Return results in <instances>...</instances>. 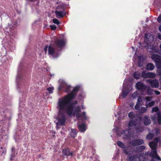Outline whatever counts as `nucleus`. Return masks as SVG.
Wrapping results in <instances>:
<instances>
[{"instance_id":"59","label":"nucleus","mask_w":161,"mask_h":161,"mask_svg":"<svg viewBox=\"0 0 161 161\" xmlns=\"http://www.w3.org/2000/svg\"><path fill=\"white\" fill-rule=\"evenodd\" d=\"M115 116H116V117H117V115H116V114H115Z\"/></svg>"},{"instance_id":"6","label":"nucleus","mask_w":161,"mask_h":161,"mask_svg":"<svg viewBox=\"0 0 161 161\" xmlns=\"http://www.w3.org/2000/svg\"><path fill=\"white\" fill-rule=\"evenodd\" d=\"M142 76L144 78H153L155 77L156 75L153 73L144 71L142 72Z\"/></svg>"},{"instance_id":"48","label":"nucleus","mask_w":161,"mask_h":161,"mask_svg":"<svg viewBox=\"0 0 161 161\" xmlns=\"http://www.w3.org/2000/svg\"><path fill=\"white\" fill-rule=\"evenodd\" d=\"M158 37L160 40H161V34L159 33L158 34Z\"/></svg>"},{"instance_id":"32","label":"nucleus","mask_w":161,"mask_h":161,"mask_svg":"<svg viewBox=\"0 0 161 161\" xmlns=\"http://www.w3.org/2000/svg\"><path fill=\"white\" fill-rule=\"evenodd\" d=\"M128 116L130 119H133L135 118V115L134 113L133 112H130L128 114Z\"/></svg>"},{"instance_id":"35","label":"nucleus","mask_w":161,"mask_h":161,"mask_svg":"<svg viewBox=\"0 0 161 161\" xmlns=\"http://www.w3.org/2000/svg\"><path fill=\"white\" fill-rule=\"evenodd\" d=\"M138 93L137 92H134L132 95V97L133 99H135L138 97Z\"/></svg>"},{"instance_id":"38","label":"nucleus","mask_w":161,"mask_h":161,"mask_svg":"<svg viewBox=\"0 0 161 161\" xmlns=\"http://www.w3.org/2000/svg\"><path fill=\"white\" fill-rule=\"evenodd\" d=\"M50 27L51 28V29L52 30H55L56 28V25H50Z\"/></svg>"},{"instance_id":"18","label":"nucleus","mask_w":161,"mask_h":161,"mask_svg":"<svg viewBox=\"0 0 161 161\" xmlns=\"http://www.w3.org/2000/svg\"><path fill=\"white\" fill-rule=\"evenodd\" d=\"M150 85L153 88H158L159 85L158 80L156 79L153 80Z\"/></svg>"},{"instance_id":"49","label":"nucleus","mask_w":161,"mask_h":161,"mask_svg":"<svg viewBox=\"0 0 161 161\" xmlns=\"http://www.w3.org/2000/svg\"><path fill=\"white\" fill-rule=\"evenodd\" d=\"M134 104L133 103H131L130 104V106L131 107L133 108Z\"/></svg>"},{"instance_id":"22","label":"nucleus","mask_w":161,"mask_h":161,"mask_svg":"<svg viewBox=\"0 0 161 161\" xmlns=\"http://www.w3.org/2000/svg\"><path fill=\"white\" fill-rule=\"evenodd\" d=\"M157 67L160 69H159L158 70L157 73L158 75L161 76V60H160V61L158 62L156 64Z\"/></svg>"},{"instance_id":"25","label":"nucleus","mask_w":161,"mask_h":161,"mask_svg":"<svg viewBox=\"0 0 161 161\" xmlns=\"http://www.w3.org/2000/svg\"><path fill=\"white\" fill-rule=\"evenodd\" d=\"M152 113L153 114L152 115L153 116H155V114L158 113H160L158 111V107H155L153 108L152 110Z\"/></svg>"},{"instance_id":"60","label":"nucleus","mask_w":161,"mask_h":161,"mask_svg":"<svg viewBox=\"0 0 161 161\" xmlns=\"http://www.w3.org/2000/svg\"><path fill=\"white\" fill-rule=\"evenodd\" d=\"M3 148V147H1V149H2Z\"/></svg>"},{"instance_id":"17","label":"nucleus","mask_w":161,"mask_h":161,"mask_svg":"<svg viewBox=\"0 0 161 161\" xmlns=\"http://www.w3.org/2000/svg\"><path fill=\"white\" fill-rule=\"evenodd\" d=\"M63 155L66 156H72L73 155L72 152H70L68 148H66L63 150Z\"/></svg>"},{"instance_id":"36","label":"nucleus","mask_w":161,"mask_h":161,"mask_svg":"<svg viewBox=\"0 0 161 161\" xmlns=\"http://www.w3.org/2000/svg\"><path fill=\"white\" fill-rule=\"evenodd\" d=\"M53 22L54 23L58 25L60 24L59 21L56 19H54L53 20Z\"/></svg>"},{"instance_id":"39","label":"nucleus","mask_w":161,"mask_h":161,"mask_svg":"<svg viewBox=\"0 0 161 161\" xmlns=\"http://www.w3.org/2000/svg\"><path fill=\"white\" fill-rule=\"evenodd\" d=\"M157 20L158 22H161V15L159 16L157 18Z\"/></svg>"},{"instance_id":"40","label":"nucleus","mask_w":161,"mask_h":161,"mask_svg":"<svg viewBox=\"0 0 161 161\" xmlns=\"http://www.w3.org/2000/svg\"><path fill=\"white\" fill-rule=\"evenodd\" d=\"M148 48H150V49H152V50H153L155 48V47H154V46L153 45V46H149L148 45Z\"/></svg>"},{"instance_id":"51","label":"nucleus","mask_w":161,"mask_h":161,"mask_svg":"<svg viewBox=\"0 0 161 161\" xmlns=\"http://www.w3.org/2000/svg\"><path fill=\"white\" fill-rule=\"evenodd\" d=\"M20 77V75H18L17 77V79H19Z\"/></svg>"},{"instance_id":"44","label":"nucleus","mask_w":161,"mask_h":161,"mask_svg":"<svg viewBox=\"0 0 161 161\" xmlns=\"http://www.w3.org/2000/svg\"><path fill=\"white\" fill-rule=\"evenodd\" d=\"M6 153V150H5L4 151H3L1 154L2 155H5Z\"/></svg>"},{"instance_id":"56","label":"nucleus","mask_w":161,"mask_h":161,"mask_svg":"<svg viewBox=\"0 0 161 161\" xmlns=\"http://www.w3.org/2000/svg\"><path fill=\"white\" fill-rule=\"evenodd\" d=\"M142 95H144L145 94L144 93H143V92H142Z\"/></svg>"},{"instance_id":"12","label":"nucleus","mask_w":161,"mask_h":161,"mask_svg":"<svg viewBox=\"0 0 161 161\" xmlns=\"http://www.w3.org/2000/svg\"><path fill=\"white\" fill-rule=\"evenodd\" d=\"M157 118V121L158 124L161 125V114L160 113H158L155 114V116H151V119L153 120H156Z\"/></svg>"},{"instance_id":"11","label":"nucleus","mask_w":161,"mask_h":161,"mask_svg":"<svg viewBox=\"0 0 161 161\" xmlns=\"http://www.w3.org/2000/svg\"><path fill=\"white\" fill-rule=\"evenodd\" d=\"M136 86L137 89L140 90L142 92H144L146 90L147 86L141 82H139L137 83Z\"/></svg>"},{"instance_id":"2","label":"nucleus","mask_w":161,"mask_h":161,"mask_svg":"<svg viewBox=\"0 0 161 161\" xmlns=\"http://www.w3.org/2000/svg\"><path fill=\"white\" fill-rule=\"evenodd\" d=\"M158 142L159 144L161 142L159 138L155 137L153 141L149 143V146L151 149V152L148 154L152 158L151 161H161V159L158 156L156 150ZM139 156L137 155H132L129 157L128 160L129 161H147V159L145 158L143 159V156H140L139 157Z\"/></svg>"},{"instance_id":"46","label":"nucleus","mask_w":161,"mask_h":161,"mask_svg":"<svg viewBox=\"0 0 161 161\" xmlns=\"http://www.w3.org/2000/svg\"><path fill=\"white\" fill-rule=\"evenodd\" d=\"M61 8H62V7L61 6H58L57 7V9L58 10L59 9H60ZM63 10V9H61V10Z\"/></svg>"},{"instance_id":"28","label":"nucleus","mask_w":161,"mask_h":161,"mask_svg":"<svg viewBox=\"0 0 161 161\" xmlns=\"http://www.w3.org/2000/svg\"><path fill=\"white\" fill-rule=\"evenodd\" d=\"M15 148L14 147H12V153L11 154V157L10 158V159L11 160H14V158L15 157Z\"/></svg>"},{"instance_id":"43","label":"nucleus","mask_w":161,"mask_h":161,"mask_svg":"<svg viewBox=\"0 0 161 161\" xmlns=\"http://www.w3.org/2000/svg\"><path fill=\"white\" fill-rule=\"evenodd\" d=\"M47 48H48V47L47 46H46L44 48V51H45V52L46 53H46H47Z\"/></svg>"},{"instance_id":"55","label":"nucleus","mask_w":161,"mask_h":161,"mask_svg":"<svg viewBox=\"0 0 161 161\" xmlns=\"http://www.w3.org/2000/svg\"><path fill=\"white\" fill-rule=\"evenodd\" d=\"M160 49H161V44L160 45Z\"/></svg>"},{"instance_id":"50","label":"nucleus","mask_w":161,"mask_h":161,"mask_svg":"<svg viewBox=\"0 0 161 161\" xmlns=\"http://www.w3.org/2000/svg\"><path fill=\"white\" fill-rule=\"evenodd\" d=\"M159 29L160 31L161 32V25L159 27Z\"/></svg>"},{"instance_id":"26","label":"nucleus","mask_w":161,"mask_h":161,"mask_svg":"<svg viewBox=\"0 0 161 161\" xmlns=\"http://www.w3.org/2000/svg\"><path fill=\"white\" fill-rule=\"evenodd\" d=\"M123 87H124V86ZM129 92V91L127 90L126 89L123 87L122 92V96L123 98L125 97L128 94Z\"/></svg>"},{"instance_id":"23","label":"nucleus","mask_w":161,"mask_h":161,"mask_svg":"<svg viewBox=\"0 0 161 161\" xmlns=\"http://www.w3.org/2000/svg\"><path fill=\"white\" fill-rule=\"evenodd\" d=\"M78 128L81 132H83L86 130V125L83 124L80 125L78 124Z\"/></svg>"},{"instance_id":"34","label":"nucleus","mask_w":161,"mask_h":161,"mask_svg":"<svg viewBox=\"0 0 161 161\" xmlns=\"http://www.w3.org/2000/svg\"><path fill=\"white\" fill-rule=\"evenodd\" d=\"M54 88L53 87H49L47 88V90L48 91L49 93H52L53 92V90Z\"/></svg>"},{"instance_id":"57","label":"nucleus","mask_w":161,"mask_h":161,"mask_svg":"<svg viewBox=\"0 0 161 161\" xmlns=\"http://www.w3.org/2000/svg\"><path fill=\"white\" fill-rule=\"evenodd\" d=\"M146 156H147V155H146V154H145V155H144V157H146Z\"/></svg>"},{"instance_id":"1","label":"nucleus","mask_w":161,"mask_h":161,"mask_svg":"<svg viewBox=\"0 0 161 161\" xmlns=\"http://www.w3.org/2000/svg\"><path fill=\"white\" fill-rule=\"evenodd\" d=\"M79 89V86H76L70 93L58 99L57 106V108L58 110V121L56 123V127L57 129L59 128L58 126L64 125L66 113L69 116L71 115L73 113L74 114H76L78 120L87 119L85 112H83L82 114L79 113L80 111V106L74 107L75 105L77 104V102L75 101L74 102L71 103V100L75 96Z\"/></svg>"},{"instance_id":"58","label":"nucleus","mask_w":161,"mask_h":161,"mask_svg":"<svg viewBox=\"0 0 161 161\" xmlns=\"http://www.w3.org/2000/svg\"><path fill=\"white\" fill-rule=\"evenodd\" d=\"M118 114H119V113H118ZM119 114V117H118V118H119V114Z\"/></svg>"},{"instance_id":"37","label":"nucleus","mask_w":161,"mask_h":161,"mask_svg":"<svg viewBox=\"0 0 161 161\" xmlns=\"http://www.w3.org/2000/svg\"><path fill=\"white\" fill-rule=\"evenodd\" d=\"M144 59V56L142 55L138 57L139 62H142Z\"/></svg>"},{"instance_id":"10","label":"nucleus","mask_w":161,"mask_h":161,"mask_svg":"<svg viewBox=\"0 0 161 161\" xmlns=\"http://www.w3.org/2000/svg\"><path fill=\"white\" fill-rule=\"evenodd\" d=\"M144 143V141L142 139H136L131 141L130 144L132 146H135L142 145Z\"/></svg>"},{"instance_id":"41","label":"nucleus","mask_w":161,"mask_h":161,"mask_svg":"<svg viewBox=\"0 0 161 161\" xmlns=\"http://www.w3.org/2000/svg\"><path fill=\"white\" fill-rule=\"evenodd\" d=\"M153 91L154 92L155 94L157 95H158L160 94V92L158 91L154 90Z\"/></svg>"},{"instance_id":"5","label":"nucleus","mask_w":161,"mask_h":161,"mask_svg":"<svg viewBox=\"0 0 161 161\" xmlns=\"http://www.w3.org/2000/svg\"><path fill=\"white\" fill-rule=\"evenodd\" d=\"M142 105H139L138 104H136L135 106V109L138 113L139 114H143L146 113L147 110V107H141Z\"/></svg>"},{"instance_id":"42","label":"nucleus","mask_w":161,"mask_h":161,"mask_svg":"<svg viewBox=\"0 0 161 161\" xmlns=\"http://www.w3.org/2000/svg\"><path fill=\"white\" fill-rule=\"evenodd\" d=\"M152 80H150V79H149V80H146V81L147 82H148V83H150V85L151 84V82L152 81Z\"/></svg>"},{"instance_id":"14","label":"nucleus","mask_w":161,"mask_h":161,"mask_svg":"<svg viewBox=\"0 0 161 161\" xmlns=\"http://www.w3.org/2000/svg\"><path fill=\"white\" fill-rule=\"evenodd\" d=\"M142 121L144 125L146 126L149 125L151 123V120L149 116L147 115H145Z\"/></svg>"},{"instance_id":"8","label":"nucleus","mask_w":161,"mask_h":161,"mask_svg":"<svg viewBox=\"0 0 161 161\" xmlns=\"http://www.w3.org/2000/svg\"><path fill=\"white\" fill-rule=\"evenodd\" d=\"M152 98V97H147L145 98L146 101V106L147 108L153 106L155 103L154 101H151Z\"/></svg>"},{"instance_id":"29","label":"nucleus","mask_w":161,"mask_h":161,"mask_svg":"<svg viewBox=\"0 0 161 161\" xmlns=\"http://www.w3.org/2000/svg\"><path fill=\"white\" fill-rule=\"evenodd\" d=\"M152 132H155L156 135H158L160 133V130L158 128H155L152 130Z\"/></svg>"},{"instance_id":"27","label":"nucleus","mask_w":161,"mask_h":161,"mask_svg":"<svg viewBox=\"0 0 161 161\" xmlns=\"http://www.w3.org/2000/svg\"><path fill=\"white\" fill-rule=\"evenodd\" d=\"M147 89V93L149 95H152L153 94V92L154 90L151 89L149 86L147 87L146 90Z\"/></svg>"},{"instance_id":"53","label":"nucleus","mask_w":161,"mask_h":161,"mask_svg":"<svg viewBox=\"0 0 161 161\" xmlns=\"http://www.w3.org/2000/svg\"><path fill=\"white\" fill-rule=\"evenodd\" d=\"M81 108L83 109H84L85 108V107L83 105H81Z\"/></svg>"},{"instance_id":"15","label":"nucleus","mask_w":161,"mask_h":161,"mask_svg":"<svg viewBox=\"0 0 161 161\" xmlns=\"http://www.w3.org/2000/svg\"><path fill=\"white\" fill-rule=\"evenodd\" d=\"M55 13L57 17L58 18L62 17L65 15V13L64 12L60 11V10H58V9L56 10Z\"/></svg>"},{"instance_id":"54","label":"nucleus","mask_w":161,"mask_h":161,"mask_svg":"<svg viewBox=\"0 0 161 161\" xmlns=\"http://www.w3.org/2000/svg\"><path fill=\"white\" fill-rule=\"evenodd\" d=\"M159 82H160V84L161 85V78H160L159 80Z\"/></svg>"},{"instance_id":"30","label":"nucleus","mask_w":161,"mask_h":161,"mask_svg":"<svg viewBox=\"0 0 161 161\" xmlns=\"http://www.w3.org/2000/svg\"><path fill=\"white\" fill-rule=\"evenodd\" d=\"M140 74L138 72H135L134 74V77L136 79H140Z\"/></svg>"},{"instance_id":"61","label":"nucleus","mask_w":161,"mask_h":161,"mask_svg":"<svg viewBox=\"0 0 161 161\" xmlns=\"http://www.w3.org/2000/svg\"><path fill=\"white\" fill-rule=\"evenodd\" d=\"M96 161H99V160H96Z\"/></svg>"},{"instance_id":"13","label":"nucleus","mask_w":161,"mask_h":161,"mask_svg":"<svg viewBox=\"0 0 161 161\" xmlns=\"http://www.w3.org/2000/svg\"><path fill=\"white\" fill-rule=\"evenodd\" d=\"M117 145L119 147L124 148V151L126 155H129L131 154V153L128 152L127 150V149L126 148V146L122 142L120 141H118L117 142Z\"/></svg>"},{"instance_id":"21","label":"nucleus","mask_w":161,"mask_h":161,"mask_svg":"<svg viewBox=\"0 0 161 161\" xmlns=\"http://www.w3.org/2000/svg\"><path fill=\"white\" fill-rule=\"evenodd\" d=\"M154 65L152 63H148L146 66V69L148 70H152L154 68Z\"/></svg>"},{"instance_id":"3","label":"nucleus","mask_w":161,"mask_h":161,"mask_svg":"<svg viewBox=\"0 0 161 161\" xmlns=\"http://www.w3.org/2000/svg\"><path fill=\"white\" fill-rule=\"evenodd\" d=\"M136 123L134 121H130L129 124L128 130H123L119 135L122 136L123 138H127L131 139V137L133 136V132L134 128H135Z\"/></svg>"},{"instance_id":"31","label":"nucleus","mask_w":161,"mask_h":161,"mask_svg":"<svg viewBox=\"0 0 161 161\" xmlns=\"http://www.w3.org/2000/svg\"><path fill=\"white\" fill-rule=\"evenodd\" d=\"M146 147L144 146H141L137 148V150L139 152H142L145 149Z\"/></svg>"},{"instance_id":"16","label":"nucleus","mask_w":161,"mask_h":161,"mask_svg":"<svg viewBox=\"0 0 161 161\" xmlns=\"http://www.w3.org/2000/svg\"><path fill=\"white\" fill-rule=\"evenodd\" d=\"M151 58L155 62L156 64L161 60L160 57L158 55L156 54H153L151 56Z\"/></svg>"},{"instance_id":"9","label":"nucleus","mask_w":161,"mask_h":161,"mask_svg":"<svg viewBox=\"0 0 161 161\" xmlns=\"http://www.w3.org/2000/svg\"><path fill=\"white\" fill-rule=\"evenodd\" d=\"M71 86L68 85L66 83L63 82V83L59 86L58 87V90H60L62 88H63L66 92H68L70 91Z\"/></svg>"},{"instance_id":"33","label":"nucleus","mask_w":161,"mask_h":161,"mask_svg":"<svg viewBox=\"0 0 161 161\" xmlns=\"http://www.w3.org/2000/svg\"><path fill=\"white\" fill-rule=\"evenodd\" d=\"M142 97H139L137 99V101L136 104H138L139 105H142L141 103L142 102Z\"/></svg>"},{"instance_id":"24","label":"nucleus","mask_w":161,"mask_h":161,"mask_svg":"<svg viewBox=\"0 0 161 161\" xmlns=\"http://www.w3.org/2000/svg\"><path fill=\"white\" fill-rule=\"evenodd\" d=\"M135 129L137 132H142L144 130V127L140 125L135 127Z\"/></svg>"},{"instance_id":"4","label":"nucleus","mask_w":161,"mask_h":161,"mask_svg":"<svg viewBox=\"0 0 161 161\" xmlns=\"http://www.w3.org/2000/svg\"><path fill=\"white\" fill-rule=\"evenodd\" d=\"M48 49V54L52 56L53 58H57L59 56V54L55 51V49L52 46H49Z\"/></svg>"},{"instance_id":"52","label":"nucleus","mask_w":161,"mask_h":161,"mask_svg":"<svg viewBox=\"0 0 161 161\" xmlns=\"http://www.w3.org/2000/svg\"><path fill=\"white\" fill-rule=\"evenodd\" d=\"M79 96H80V99H82V95H80Z\"/></svg>"},{"instance_id":"47","label":"nucleus","mask_w":161,"mask_h":161,"mask_svg":"<svg viewBox=\"0 0 161 161\" xmlns=\"http://www.w3.org/2000/svg\"><path fill=\"white\" fill-rule=\"evenodd\" d=\"M61 8H62V7L61 6H58L57 7V9L58 10L59 9H60ZM63 10V9H61V10Z\"/></svg>"},{"instance_id":"45","label":"nucleus","mask_w":161,"mask_h":161,"mask_svg":"<svg viewBox=\"0 0 161 161\" xmlns=\"http://www.w3.org/2000/svg\"><path fill=\"white\" fill-rule=\"evenodd\" d=\"M142 62H138V66H141L142 64Z\"/></svg>"},{"instance_id":"20","label":"nucleus","mask_w":161,"mask_h":161,"mask_svg":"<svg viewBox=\"0 0 161 161\" xmlns=\"http://www.w3.org/2000/svg\"><path fill=\"white\" fill-rule=\"evenodd\" d=\"M77 133V131L76 129H71L70 135L72 137H75L76 136Z\"/></svg>"},{"instance_id":"19","label":"nucleus","mask_w":161,"mask_h":161,"mask_svg":"<svg viewBox=\"0 0 161 161\" xmlns=\"http://www.w3.org/2000/svg\"><path fill=\"white\" fill-rule=\"evenodd\" d=\"M149 134L146 136V139L148 140H151L154 136V135L153 132H150V129H148Z\"/></svg>"},{"instance_id":"7","label":"nucleus","mask_w":161,"mask_h":161,"mask_svg":"<svg viewBox=\"0 0 161 161\" xmlns=\"http://www.w3.org/2000/svg\"><path fill=\"white\" fill-rule=\"evenodd\" d=\"M65 44V41L62 39H56L55 40L54 46L55 47H61L64 46Z\"/></svg>"}]
</instances>
